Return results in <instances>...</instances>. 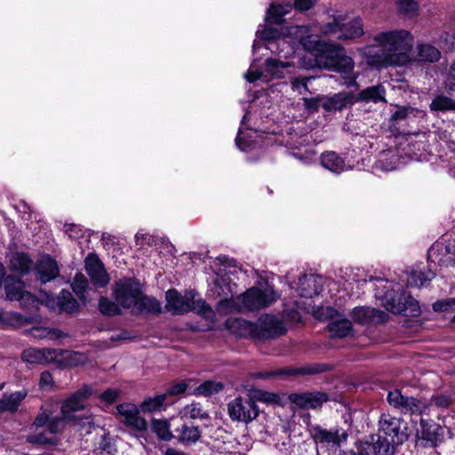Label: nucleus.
Instances as JSON below:
<instances>
[{"label": "nucleus", "mask_w": 455, "mask_h": 455, "mask_svg": "<svg viewBox=\"0 0 455 455\" xmlns=\"http://www.w3.org/2000/svg\"><path fill=\"white\" fill-rule=\"evenodd\" d=\"M321 32L324 36H333L337 40H353L361 37L364 33L360 19H354L345 23L340 15L333 17L331 21L323 24Z\"/></svg>", "instance_id": "obj_6"}, {"label": "nucleus", "mask_w": 455, "mask_h": 455, "mask_svg": "<svg viewBox=\"0 0 455 455\" xmlns=\"http://www.w3.org/2000/svg\"><path fill=\"white\" fill-rule=\"evenodd\" d=\"M133 311L137 313H152L159 314L161 312V304L154 298L143 296L142 292L138 296L136 304H134Z\"/></svg>", "instance_id": "obj_24"}, {"label": "nucleus", "mask_w": 455, "mask_h": 455, "mask_svg": "<svg viewBox=\"0 0 455 455\" xmlns=\"http://www.w3.org/2000/svg\"><path fill=\"white\" fill-rule=\"evenodd\" d=\"M56 355L54 349L29 348L23 352L22 359L30 363H43L53 359Z\"/></svg>", "instance_id": "obj_23"}, {"label": "nucleus", "mask_w": 455, "mask_h": 455, "mask_svg": "<svg viewBox=\"0 0 455 455\" xmlns=\"http://www.w3.org/2000/svg\"><path fill=\"white\" fill-rule=\"evenodd\" d=\"M405 422L390 414H382L379 420V431L385 436L389 437V442L395 445L402 444L408 437L409 433Z\"/></svg>", "instance_id": "obj_8"}, {"label": "nucleus", "mask_w": 455, "mask_h": 455, "mask_svg": "<svg viewBox=\"0 0 455 455\" xmlns=\"http://www.w3.org/2000/svg\"><path fill=\"white\" fill-rule=\"evenodd\" d=\"M173 431L174 438L186 445L196 443L201 437V431L199 428L187 423L179 424Z\"/></svg>", "instance_id": "obj_20"}, {"label": "nucleus", "mask_w": 455, "mask_h": 455, "mask_svg": "<svg viewBox=\"0 0 455 455\" xmlns=\"http://www.w3.org/2000/svg\"><path fill=\"white\" fill-rule=\"evenodd\" d=\"M360 450L363 455H393L395 444L381 435L371 436V441L361 443Z\"/></svg>", "instance_id": "obj_16"}, {"label": "nucleus", "mask_w": 455, "mask_h": 455, "mask_svg": "<svg viewBox=\"0 0 455 455\" xmlns=\"http://www.w3.org/2000/svg\"><path fill=\"white\" fill-rule=\"evenodd\" d=\"M88 287V280L83 274H76L72 283L73 291L85 303L84 292Z\"/></svg>", "instance_id": "obj_41"}, {"label": "nucleus", "mask_w": 455, "mask_h": 455, "mask_svg": "<svg viewBox=\"0 0 455 455\" xmlns=\"http://www.w3.org/2000/svg\"><path fill=\"white\" fill-rule=\"evenodd\" d=\"M311 77H297L291 80V88L293 91H297L299 94H303L306 92H309L307 87V82Z\"/></svg>", "instance_id": "obj_52"}, {"label": "nucleus", "mask_w": 455, "mask_h": 455, "mask_svg": "<svg viewBox=\"0 0 455 455\" xmlns=\"http://www.w3.org/2000/svg\"><path fill=\"white\" fill-rule=\"evenodd\" d=\"M316 3V0H294V8L306 12L310 10Z\"/></svg>", "instance_id": "obj_59"}, {"label": "nucleus", "mask_w": 455, "mask_h": 455, "mask_svg": "<svg viewBox=\"0 0 455 455\" xmlns=\"http://www.w3.org/2000/svg\"><path fill=\"white\" fill-rule=\"evenodd\" d=\"M321 163L324 168L333 172H340L344 170L345 166L344 160L335 152H326L322 154Z\"/></svg>", "instance_id": "obj_32"}, {"label": "nucleus", "mask_w": 455, "mask_h": 455, "mask_svg": "<svg viewBox=\"0 0 455 455\" xmlns=\"http://www.w3.org/2000/svg\"><path fill=\"white\" fill-rule=\"evenodd\" d=\"M226 326L234 333L243 336L249 332L259 339H272L285 334L283 323L271 315H261L255 323L240 318H228Z\"/></svg>", "instance_id": "obj_3"}, {"label": "nucleus", "mask_w": 455, "mask_h": 455, "mask_svg": "<svg viewBox=\"0 0 455 455\" xmlns=\"http://www.w3.org/2000/svg\"><path fill=\"white\" fill-rule=\"evenodd\" d=\"M299 292L301 297L312 298L318 294L316 280L312 275H304L299 282Z\"/></svg>", "instance_id": "obj_35"}, {"label": "nucleus", "mask_w": 455, "mask_h": 455, "mask_svg": "<svg viewBox=\"0 0 455 455\" xmlns=\"http://www.w3.org/2000/svg\"><path fill=\"white\" fill-rule=\"evenodd\" d=\"M28 393L25 390L17 391L9 395H4L3 398L0 399V413L4 411H16L20 402L25 399Z\"/></svg>", "instance_id": "obj_25"}, {"label": "nucleus", "mask_w": 455, "mask_h": 455, "mask_svg": "<svg viewBox=\"0 0 455 455\" xmlns=\"http://www.w3.org/2000/svg\"><path fill=\"white\" fill-rule=\"evenodd\" d=\"M33 261L25 253H15L10 260V269L20 275L28 274L32 268Z\"/></svg>", "instance_id": "obj_27"}, {"label": "nucleus", "mask_w": 455, "mask_h": 455, "mask_svg": "<svg viewBox=\"0 0 455 455\" xmlns=\"http://www.w3.org/2000/svg\"><path fill=\"white\" fill-rule=\"evenodd\" d=\"M403 295L404 292L397 295L387 293L384 298L383 306L387 310L394 314H403L405 308V304H403Z\"/></svg>", "instance_id": "obj_34"}, {"label": "nucleus", "mask_w": 455, "mask_h": 455, "mask_svg": "<svg viewBox=\"0 0 455 455\" xmlns=\"http://www.w3.org/2000/svg\"><path fill=\"white\" fill-rule=\"evenodd\" d=\"M291 11V5L271 4L268 8L266 21L267 24L282 25L284 22V16Z\"/></svg>", "instance_id": "obj_26"}, {"label": "nucleus", "mask_w": 455, "mask_h": 455, "mask_svg": "<svg viewBox=\"0 0 455 455\" xmlns=\"http://www.w3.org/2000/svg\"><path fill=\"white\" fill-rule=\"evenodd\" d=\"M431 402L439 408H447L451 404V399L446 395H437L432 396Z\"/></svg>", "instance_id": "obj_58"}, {"label": "nucleus", "mask_w": 455, "mask_h": 455, "mask_svg": "<svg viewBox=\"0 0 455 455\" xmlns=\"http://www.w3.org/2000/svg\"><path fill=\"white\" fill-rule=\"evenodd\" d=\"M414 112V108L411 107H399L396 111L392 115L391 120L402 121L407 118L410 114Z\"/></svg>", "instance_id": "obj_56"}, {"label": "nucleus", "mask_w": 455, "mask_h": 455, "mask_svg": "<svg viewBox=\"0 0 455 455\" xmlns=\"http://www.w3.org/2000/svg\"><path fill=\"white\" fill-rule=\"evenodd\" d=\"M278 35H279V33L276 29H272L269 28H265L260 32V37L263 39H266V40L275 39L277 37Z\"/></svg>", "instance_id": "obj_61"}, {"label": "nucleus", "mask_w": 455, "mask_h": 455, "mask_svg": "<svg viewBox=\"0 0 455 455\" xmlns=\"http://www.w3.org/2000/svg\"><path fill=\"white\" fill-rule=\"evenodd\" d=\"M140 294V284L132 279H121L115 283L114 296L123 307L133 308Z\"/></svg>", "instance_id": "obj_10"}, {"label": "nucleus", "mask_w": 455, "mask_h": 455, "mask_svg": "<svg viewBox=\"0 0 455 455\" xmlns=\"http://www.w3.org/2000/svg\"><path fill=\"white\" fill-rule=\"evenodd\" d=\"M188 385L185 382L177 383L167 389L164 395H167V399L170 396H174L183 394L187 390Z\"/></svg>", "instance_id": "obj_57"}, {"label": "nucleus", "mask_w": 455, "mask_h": 455, "mask_svg": "<svg viewBox=\"0 0 455 455\" xmlns=\"http://www.w3.org/2000/svg\"><path fill=\"white\" fill-rule=\"evenodd\" d=\"M92 394L89 386H83L80 389L65 399L61 404V413L68 421H76L75 413L85 408V402Z\"/></svg>", "instance_id": "obj_12"}, {"label": "nucleus", "mask_w": 455, "mask_h": 455, "mask_svg": "<svg viewBox=\"0 0 455 455\" xmlns=\"http://www.w3.org/2000/svg\"><path fill=\"white\" fill-rule=\"evenodd\" d=\"M184 415L192 419H208L209 415L204 411L198 403H191L184 408Z\"/></svg>", "instance_id": "obj_45"}, {"label": "nucleus", "mask_w": 455, "mask_h": 455, "mask_svg": "<svg viewBox=\"0 0 455 455\" xmlns=\"http://www.w3.org/2000/svg\"><path fill=\"white\" fill-rule=\"evenodd\" d=\"M52 411L46 408H41V412L36 417L34 420V425L36 427H48V424L51 419Z\"/></svg>", "instance_id": "obj_50"}, {"label": "nucleus", "mask_w": 455, "mask_h": 455, "mask_svg": "<svg viewBox=\"0 0 455 455\" xmlns=\"http://www.w3.org/2000/svg\"><path fill=\"white\" fill-rule=\"evenodd\" d=\"M153 429L157 436L164 441H170L174 438L173 434L170 431V426L166 420H154Z\"/></svg>", "instance_id": "obj_38"}, {"label": "nucleus", "mask_w": 455, "mask_h": 455, "mask_svg": "<svg viewBox=\"0 0 455 455\" xmlns=\"http://www.w3.org/2000/svg\"><path fill=\"white\" fill-rule=\"evenodd\" d=\"M277 298L276 292L270 286L266 287L264 290L252 287L234 299H221L218 307L219 309H228L229 312L259 310L267 307Z\"/></svg>", "instance_id": "obj_4"}, {"label": "nucleus", "mask_w": 455, "mask_h": 455, "mask_svg": "<svg viewBox=\"0 0 455 455\" xmlns=\"http://www.w3.org/2000/svg\"><path fill=\"white\" fill-rule=\"evenodd\" d=\"M167 401V395H157L154 397L146 398L140 404V409L144 412H151L159 410Z\"/></svg>", "instance_id": "obj_36"}, {"label": "nucleus", "mask_w": 455, "mask_h": 455, "mask_svg": "<svg viewBox=\"0 0 455 455\" xmlns=\"http://www.w3.org/2000/svg\"><path fill=\"white\" fill-rule=\"evenodd\" d=\"M38 278L47 283L59 275V267L55 259L49 256L43 257L36 267Z\"/></svg>", "instance_id": "obj_21"}, {"label": "nucleus", "mask_w": 455, "mask_h": 455, "mask_svg": "<svg viewBox=\"0 0 455 455\" xmlns=\"http://www.w3.org/2000/svg\"><path fill=\"white\" fill-rule=\"evenodd\" d=\"M403 304L405 308L403 314L406 315L416 316L420 313V307L419 302L413 299L411 295H403Z\"/></svg>", "instance_id": "obj_46"}, {"label": "nucleus", "mask_w": 455, "mask_h": 455, "mask_svg": "<svg viewBox=\"0 0 455 455\" xmlns=\"http://www.w3.org/2000/svg\"><path fill=\"white\" fill-rule=\"evenodd\" d=\"M290 33L299 39L305 50L313 52L316 67L340 73L343 75L344 84L347 86L355 84V62L351 57L346 54L342 46L322 40H315L311 35H308L309 28L307 26L291 28Z\"/></svg>", "instance_id": "obj_1"}, {"label": "nucleus", "mask_w": 455, "mask_h": 455, "mask_svg": "<svg viewBox=\"0 0 455 455\" xmlns=\"http://www.w3.org/2000/svg\"><path fill=\"white\" fill-rule=\"evenodd\" d=\"M262 76V73L258 70H252L249 69L248 72L245 75V78L250 83L255 82L256 80L259 79Z\"/></svg>", "instance_id": "obj_63"}, {"label": "nucleus", "mask_w": 455, "mask_h": 455, "mask_svg": "<svg viewBox=\"0 0 455 455\" xmlns=\"http://www.w3.org/2000/svg\"><path fill=\"white\" fill-rule=\"evenodd\" d=\"M435 274L430 270L427 273L412 271L407 283L411 286H422L426 282L430 281Z\"/></svg>", "instance_id": "obj_40"}, {"label": "nucleus", "mask_w": 455, "mask_h": 455, "mask_svg": "<svg viewBox=\"0 0 455 455\" xmlns=\"http://www.w3.org/2000/svg\"><path fill=\"white\" fill-rule=\"evenodd\" d=\"M417 60L423 62H436L441 58V52L430 44H419L417 47Z\"/></svg>", "instance_id": "obj_33"}, {"label": "nucleus", "mask_w": 455, "mask_h": 455, "mask_svg": "<svg viewBox=\"0 0 455 455\" xmlns=\"http://www.w3.org/2000/svg\"><path fill=\"white\" fill-rule=\"evenodd\" d=\"M387 399L389 405L404 414L420 415L426 409V405L421 400L403 395L398 389L389 391Z\"/></svg>", "instance_id": "obj_11"}, {"label": "nucleus", "mask_w": 455, "mask_h": 455, "mask_svg": "<svg viewBox=\"0 0 455 455\" xmlns=\"http://www.w3.org/2000/svg\"><path fill=\"white\" fill-rule=\"evenodd\" d=\"M432 110H451L455 109V100L446 96H438L431 103Z\"/></svg>", "instance_id": "obj_42"}, {"label": "nucleus", "mask_w": 455, "mask_h": 455, "mask_svg": "<svg viewBox=\"0 0 455 455\" xmlns=\"http://www.w3.org/2000/svg\"><path fill=\"white\" fill-rule=\"evenodd\" d=\"M52 376L49 371H43L40 377V385L42 387L50 386L52 383Z\"/></svg>", "instance_id": "obj_62"}, {"label": "nucleus", "mask_w": 455, "mask_h": 455, "mask_svg": "<svg viewBox=\"0 0 455 455\" xmlns=\"http://www.w3.org/2000/svg\"><path fill=\"white\" fill-rule=\"evenodd\" d=\"M452 308H455V299L453 298L439 300L433 304V309L435 312H443Z\"/></svg>", "instance_id": "obj_54"}, {"label": "nucleus", "mask_w": 455, "mask_h": 455, "mask_svg": "<svg viewBox=\"0 0 455 455\" xmlns=\"http://www.w3.org/2000/svg\"><path fill=\"white\" fill-rule=\"evenodd\" d=\"M355 102L354 93L341 92L329 98H323L321 103L322 108L328 112L341 111Z\"/></svg>", "instance_id": "obj_18"}, {"label": "nucleus", "mask_w": 455, "mask_h": 455, "mask_svg": "<svg viewBox=\"0 0 455 455\" xmlns=\"http://www.w3.org/2000/svg\"><path fill=\"white\" fill-rule=\"evenodd\" d=\"M99 309L105 315H118L121 314L119 306L107 298H100L99 301Z\"/></svg>", "instance_id": "obj_39"}, {"label": "nucleus", "mask_w": 455, "mask_h": 455, "mask_svg": "<svg viewBox=\"0 0 455 455\" xmlns=\"http://www.w3.org/2000/svg\"><path fill=\"white\" fill-rule=\"evenodd\" d=\"M58 305L61 311L68 314H76L79 312L80 306L76 299H74L70 291L62 290L58 296Z\"/></svg>", "instance_id": "obj_30"}, {"label": "nucleus", "mask_w": 455, "mask_h": 455, "mask_svg": "<svg viewBox=\"0 0 455 455\" xmlns=\"http://www.w3.org/2000/svg\"><path fill=\"white\" fill-rule=\"evenodd\" d=\"M121 391L117 388H108L100 395V399L107 404H111L119 397Z\"/></svg>", "instance_id": "obj_53"}, {"label": "nucleus", "mask_w": 455, "mask_h": 455, "mask_svg": "<svg viewBox=\"0 0 455 455\" xmlns=\"http://www.w3.org/2000/svg\"><path fill=\"white\" fill-rule=\"evenodd\" d=\"M313 438L315 443L323 444H332L339 447L340 444L347 441V433L339 429L327 430L321 427L314 428Z\"/></svg>", "instance_id": "obj_19"}, {"label": "nucleus", "mask_w": 455, "mask_h": 455, "mask_svg": "<svg viewBox=\"0 0 455 455\" xmlns=\"http://www.w3.org/2000/svg\"><path fill=\"white\" fill-rule=\"evenodd\" d=\"M119 415L124 419L123 423L137 431H145L148 428L146 419L140 416L138 408L132 403H122L116 406Z\"/></svg>", "instance_id": "obj_15"}, {"label": "nucleus", "mask_w": 455, "mask_h": 455, "mask_svg": "<svg viewBox=\"0 0 455 455\" xmlns=\"http://www.w3.org/2000/svg\"><path fill=\"white\" fill-rule=\"evenodd\" d=\"M420 427H421V437L427 441H432L435 438V428L434 426L429 424L427 420L421 419H420Z\"/></svg>", "instance_id": "obj_49"}, {"label": "nucleus", "mask_w": 455, "mask_h": 455, "mask_svg": "<svg viewBox=\"0 0 455 455\" xmlns=\"http://www.w3.org/2000/svg\"><path fill=\"white\" fill-rule=\"evenodd\" d=\"M196 293L193 291L185 292L182 296L174 289H171L166 291L165 307L167 311L172 312L174 315H183L189 311H194L199 314L207 315L212 312L211 307L206 304L203 299H196Z\"/></svg>", "instance_id": "obj_5"}, {"label": "nucleus", "mask_w": 455, "mask_h": 455, "mask_svg": "<svg viewBox=\"0 0 455 455\" xmlns=\"http://www.w3.org/2000/svg\"><path fill=\"white\" fill-rule=\"evenodd\" d=\"M351 317L360 324H367L371 322L383 323L387 320V315L384 311L367 307L354 308Z\"/></svg>", "instance_id": "obj_17"}, {"label": "nucleus", "mask_w": 455, "mask_h": 455, "mask_svg": "<svg viewBox=\"0 0 455 455\" xmlns=\"http://www.w3.org/2000/svg\"><path fill=\"white\" fill-rule=\"evenodd\" d=\"M373 41L383 51L382 63L391 66H403L410 60L414 38L404 29L380 32L373 37Z\"/></svg>", "instance_id": "obj_2"}, {"label": "nucleus", "mask_w": 455, "mask_h": 455, "mask_svg": "<svg viewBox=\"0 0 455 455\" xmlns=\"http://www.w3.org/2000/svg\"><path fill=\"white\" fill-rule=\"evenodd\" d=\"M266 70L270 74H275L276 70L284 68L288 65L274 58H268L266 60Z\"/></svg>", "instance_id": "obj_55"}, {"label": "nucleus", "mask_w": 455, "mask_h": 455, "mask_svg": "<svg viewBox=\"0 0 455 455\" xmlns=\"http://www.w3.org/2000/svg\"><path fill=\"white\" fill-rule=\"evenodd\" d=\"M339 455H363L359 446H356V450L341 451Z\"/></svg>", "instance_id": "obj_64"}, {"label": "nucleus", "mask_w": 455, "mask_h": 455, "mask_svg": "<svg viewBox=\"0 0 455 455\" xmlns=\"http://www.w3.org/2000/svg\"><path fill=\"white\" fill-rule=\"evenodd\" d=\"M84 264L86 272L96 287H105L109 283L110 277L97 255L89 254Z\"/></svg>", "instance_id": "obj_14"}, {"label": "nucleus", "mask_w": 455, "mask_h": 455, "mask_svg": "<svg viewBox=\"0 0 455 455\" xmlns=\"http://www.w3.org/2000/svg\"><path fill=\"white\" fill-rule=\"evenodd\" d=\"M428 260L441 267L455 266V240L441 239L428 250Z\"/></svg>", "instance_id": "obj_9"}, {"label": "nucleus", "mask_w": 455, "mask_h": 455, "mask_svg": "<svg viewBox=\"0 0 455 455\" xmlns=\"http://www.w3.org/2000/svg\"><path fill=\"white\" fill-rule=\"evenodd\" d=\"M4 289L7 299L16 300L24 291V283L20 278L8 275L4 279Z\"/></svg>", "instance_id": "obj_31"}, {"label": "nucleus", "mask_w": 455, "mask_h": 455, "mask_svg": "<svg viewBox=\"0 0 455 455\" xmlns=\"http://www.w3.org/2000/svg\"><path fill=\"white\" fill-rule=\"evenodd\" d=\"M323 371L319 367H312V368H299V369H281L279 371H266L256 373V377L259 379H268L275 378L278 376H287V375H306V374H315L317 372Z\"/></svg>", "instance_id": "obj_22"}, {"label": "nucleus", "mask_w": 455, "mask_h": 455, "mask_svg": "<svg viewBox=\"0 0 455 455\" xmlns=\"http://www.w3.org/2000/svg\"><path fill=\"white\" fill-rule=\"evenodd\" d=\"M17 300L20 301V306L25 308L35 307L37 305V299L36 297L32 293L26 291H22Z\"/></svg>", "instance_id": "obj_51"}, {"label": "nucleus", "mask_w": 455, "mask_h": 455, "mask_svg": "<svg viewBox=\"0 0 455 455\" xmlns=\"http://www.w3.org/2000/svg\"><path fill=\"white\" fill-rule=\"evenodd\" d=\"M228 413L234 421L249 424L256 419L259 410L251 395L238 396L228 403Z\"/></svg>", "instance_id": "obj_7"}, {"label": "nucleus", "mask_w": 455, "mask_h": 455, "mask_svg": "<svg viewBox=\"0 0 455 455\" xmlns=\"http://www.w3.org/2000/svg\"><path fill=\"white\" fill-rule=\"evenodd\" d=\"M356 100L365 101V102H379V101H386L385 100V89L382 85H375L370 86L364 90H362Z\"/></svg>", "instance_id": "obj_29"}, {"label": "nucleus", "mask_w": 455, "mask_h": 455, "mask_svg": "<svg viewBox=\"0 0 455 455\" xmlns=\"http://www.w3.org/2000/svg\"><path fill=\"white\" fill-rule=\"evenodd\" d=\"M304 105L308 110L317 111L320 101H323V98H303Z\"/></svg>", "instance_id": "obj_60"}, {"label": "nucleus", "mask_w": 455, "mask_h": 455, "mask_svg": "<svg viewBox=\"0 0 455 455\" xmlns=\"http://www.w3.org/2000/svg\"><path fill=\"white\" fill-rule=\"evenodd\" d=\"M288 400L300 409L318 410L330 400V396L327 393L321 391L301 392L290 394Z\"/></svg>", "instance_id": "obj_13"}, {"label": "nucleus", "mask_w": 455, "mask_h": 455, "mask_svg": "<svg viewBox=\"0 0 455 455\" xmlns=\"http://www.w3.org/2000/svg\"><path fill=\"white\" fill-rule=\"evenodd\" d=\"M224 388L221 382L206 380L196 387V393L205 396L220 392Z\"/></svg>", "instance_id": "obj_37"}, {"label": "nucleus", "mask_w": 455, "mask_h": 455, "mask_svg": "<svg viewBox=\"0 0 455 455\" xmlns=\"http://www.w3.org/2000/svg\"><path fill=\"white\" fill-rule=\"evenodd\" d=\"M31 331H32V334L34 337L40 338V339H44V338L52 339L53 337L60 338V337L64 336V334L57 329L49 330L46 328L36 327V328H33Z\"/></svg>", "instance_id": "obj_48"}, {"label": "nucleus", "mask_w": 455, "mask_h": 455, "mask_svg": "<svg viewBox=\"0 0 455 455\" xmlns=\"http://www.w3.org/2000/svg\"><path fill=\"white\" fill-rule=\"evenodd\" d=\"M331 337L346 338L352 333V323L346 318L334 319L328 324Z\"/></svg>", "instance_id": "obj_28"}, {"label": "nucleus", "mask_w": 455, "mask_h": 455, "mask_svg": "<svg viewBox=\"0 0 455 455\" xmlns=\"http://www.w3.org/2000/svg\"><path fill=\"white\" fill-rule=\"evenodd\" d=\"M398 11L407 16L412 17L417 14L418 4L415 0H397Z\"/></svg>", "instance_id": "obj_44"}, {"label": "nucleus", "mask_w": 455, "mask_h": 455, "mask_svg": "<svg viewBox=\"0 0 455 455\" xmlns=\"http://www.w3.org/2000/svg\"><path fill=\"white\" fill-rule=\"evenodd\" d=\"M67 422L69 421L64 417V415L53 416L52 413L47 429L52 434L60 433L65 428Z\"/></svg>", "instance_id": "obj_43"}, {"label": "nucleus", "mask_w": 455, "mask_h": 455, "mask_svg": "<svg viewBox=\"0 0 455 455\" xmlns=\"http://www.w3.org/2000/svg\"><path fill=\"white\" fill-rule=\"evenodd\" d=\"M251 395V398L254 399L255 403L257 401H260L267 403H276L279 401V396L276 394L263 390H254L253 394Z\"/></svg>", "instance_id": "obj_47"}]
</instances>
